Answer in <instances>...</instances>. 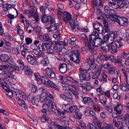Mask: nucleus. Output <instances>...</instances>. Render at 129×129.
<instances>
[{
    "label": "nucleus",
    "mask_w": 129,
    "mask_h": 129,
    "mask_svg": "<svg viewBox=\"0 0 129 129\" xmlns=\"http://www.w3.org/2000/svg\"><path fill=\"white\" fill-rule=\"evenodd\" d=\"M96 90L97 92H99L101 94L100 95H101L104 93V92L102 90V88L101 87L97 88Z\"/></svg>",
    "instance_id": "774afa93"
},
{
    "label": "nucleus",
    "mask_w": 129,
    "mask_h": 129,
    "mask_svg": "<svg viewBox=\"0 0 129 129\" xmlns=\"http://www.w3.org/2000/svg\"><path fill=\"white\" fill-rule=\"evenodd\" d=\"M16 11L17 13V15L15 16H14V15L11 14H9L7 15L8 16L10 19L12 20L17 17V15H18V12L17 10H16Z\"/></svg>",
    "instance_id": "603ef678"
},
{
    "label": "nucleus",
    "mask_w": 129,
    "mask_h": 129,
    "mask_svg": "<svg viewBox=\"0 0 129 129\" xmlns=\"http://www.w3.org/2000/svg\"><path fill=\"white\" fill-rule=\"evenodd\" d=\"M25 41L26 44L28 45L31 44L32 42V40L29 37H26L25 39Z\"/></svg>",
    "instance_id": "864d4df0"
},
{
    "label": "nucleus",
    "mask_w": 129,
    "mask_h": 129,
    "mask_svg": "<svg viewBox=\"0 0 129 129\" xmlns=\"http://www.w3.org/2000/svg\"><path fill=\"white\" fill-rule=\"evenodd\" d=\"M70 39L71 40V42L70 43L72 45L74 44V42L76 41L77 40V39L75 37H70Z\"/></svg>",
    "instance_id": "69168bd1"
},
{
    "label": "nucleus",
    "mask_w": 129,
    "mask_h": 129,
    "mask_svg": "<svg viewBox=\"0 0 129 129\" xmlns=\"http://www.w3.org/2000/svg\"><path fill=\"white\" fill-rule=\"evenodd\" d=\"M103 126L105 129H111L112 125L111 124L105 123L104 124Z\"/></svg>",
    "instance_id": "5fc2aeb1"
},
{
    "label": "nucleus",
    "mask_w": 129,
    "mask_h": 129,
    "mask_svg": "<svg viewBox=\"0 0 129 129\" xmlns=\"http://www.w3.org/2000/svg\"><path fill=\"white\" fill-rule=\"evenodd\" d=\"M95 59L94 58L90 60V58H87L85 60L84 64L86 66L89 67V70L92 68L94 66V62Z\"/></svg>",
    "instance_id": "f8f14e48"
},
{
    "label": "nucleus",
    "mask_w": 129,
    "mask_h": 129,
    "mask_svg": "<svg viewBox=\"0 0 129 129\" xmlns=\"http://www.w3.org/2000/svg\"><path fill=\"white\" fill-rule=\"evenodd\" d=\"M82 98L83 99L82 100V102L84 104H86L90 99V98L89 97H82Z\"/></svg>",
    "instance_id": "49530a36"
},
{
    "label": "nucleus",
    "mask_w": 129,
    "mask_h": 129,
    "mask_svg": "<svg viewBox=\"0 0 129 129\" xmlns=\"http://www.w3.org/2000/svg\"><path fill=\"white\" fill-rule=\"evenodd\" d=\"M108 72L110 74H112L115 72L114 68L113 67H111L108 69Z\"/></svg>",
    "instance_id": "3c124183"
},
{
    "label": "nucleus",
    "mask_w": 129,
    "mask_h": 129,
    "mask_svg": "<svg viewBox=\"0 0 129 129\" xmlns=\"http://www.w3.org/2000/svg\"><path fill=\"white\" fill-rule=\"evenodd\" d=\"M108 4L109 6L111 7L114 8L116 9L117 8L115 6L116 4V1L113 0H108Z\"/></svg>",
    "instance_id": "bb28decb"
},
{
    "label": "nucleus",
    "mask_w": 129,
    "mask_h": 129,
    "mask_svg": "<svg viewBox=\"0 0 129 129\" xmlns=\"http://www.w3.org/2000/svg\"><path fill=\"white\" fill-rule=\"evenodd\" d=\"M95 127L98 128L99 129H105L103 127H102V122L99 120L97 119H96L94 121Z\"/></svg>",
    "instance_id": "aec40b11"
},
{
    "label": "nucleus",
    "mask_w": 129,
    "mask_h": 129,
    "mask_svg": "<svg viewBox=\"0 0 129 129\" xmlns=\"http://www.w3.org/2000/svg\"><path fill=\"white\" fill-rule=\"evenodd\" d=\"M34 75L37 81L40 80V76L39 73H35L34 74Z\"/></svg>",
    "instance_id": "bf43d9fd"
},
{
    "label": "nucleus",
    "mask_w": 129,
    "mask_h": 129,
    "mask_svg": "<svg viewBox=\"0 0 129 129\" xmlns=\"http://www.w3.org/2000/svg\"><path fill=\"white\" fill-rule=\"evenodd\" d=\"M117 51L116 47L112 43L110 44V52L112 53H116Z\"/></svg>",
    "instance_id": "b1692460"
},
{
    "label": "nucleus",
    "mask_w": 129,
    "mask_h": 129,
    "mask_svg": "<svg viewBox=\"0 0 129 129\" xmlns=\"http://www.w3.org/2000/svg\"><path fill=\"white\" fill-rule=\"evenodd\" d=\"M99 76V73L97 71L93 75L92 77L93 79H96L98 78Z\"/></svg>",
    "instance_id": "338daca9"
},
{
    "label": "nucleus",
    "mask_w": 129,
    "mask_h": 129,
    "mask_svg": "<svg viewBox=\"0 0 129 129\" xmlns=\"http://www.w3.org/2000/svg\"><path fill=\"white\" fill-rule=\"evenodd\" d=\"M39 96L34 97L33 100L32 101V103L33 105H36L39 103Z\"/></svg>",
    "instance_id": "a878e982"
},
{
    "label": "nucleus",
    "mask_w": 129,
    "mask_h": 129,
    "mask_svg": "<svg viewBox=\"0 0 129 129\" xmlns=\"http://www.w3.org/2000/svg\"><path fill=\"white\" fill-rule=\"evenodd\" d=\"M14 95L16 98H18L20 95V98H19L18 103L21 106L22 109L24 108V101L23 100L24 96V93L21 91L19 90H16V91H14Z\"/></svg>",
    "instance_id": "f03ea898"
},
{
    "label": "nucleus",
    "mask_w": 129,
    "mask_h": 129,
    "mask_svg": "<svg viewBox=\"0 0 129 129\" xmlns=\"http://www.w3.org/2000/svg\"><path fill=\"white\" fill-rule=\"evenodd\" d=\"M8 93L7 94V95L8 97L10 99L12 98L13 94L14 95V93H13L12 91L9 90V91H7Z\"/></svg>",
    "instance_id": "09e8293b"
},
{
    "label": "nucleus",
    "mask_w": 129,
    "mask_h": 129,
    "mask_svg": "<svg viewBox=\"0 0 129 129\" xmlns=\"http://www.w3.org/2000/svg\"><path fill=\"white\" fill-rule=\"evenodd\" d=\"M64 18L63 20L67 22H69L71 20L73 19V18H72V16L71 14L67 12H66L64 13Z\"/></svg>",
    "instance_id": "ddd939ff"
},
{
    "label": "nucleus",
    "mask_w": 129,
    "mask_h": 129,
    "mask_svg": "<svg viewBox=\"0 0 129 129\" xmlns=\"http://www.w3.org/2000/svg\"><path fill=\"white\" fill-rule=\"evenodd\" d=\"M87 129H97L96 127L92 124L91 123H88L87 125Z\"/></svg>",
    "instance_id": "8fccbe9b"
},
{
    "label": "nucleus",
    "mask_w": 129,
    "mask_h": 129,
    "mask_svg": "<svg viewBox=\"0 0 129 129\" xmlns=\"http://www.w3.org/2000/svg\"><path fill=\"white\" fill-rule=\"evenodd\" d=\"M116 4L118 7L121 9L125 6L124 2V0H116Z\"/></svg>",
    "instance_id": "4be33fe9"
},
{
    "label": "nucleus",
    "mask_w": 129,
    "mask_h": 129,
    "mask_svg": "<svg viewBox=\"0 0 129 129\" xmlns=\"http://www.w3.org/2000/svg\"><path fill=\"white\" fill-rule=\"evenodd\" d=\"M46 102L43 105L42 107L43 109L42 110V111L44 113H48V112L47 110L49 108L50 106L51 105V109L52 107L54 105H55L52 102L50 101H46Z\"/></svg>",
    "instance_id": "423d86ee"
},
{
    "label": "nucleus",
    "mask_w": 129,
    "mask_h": 129,
    "mask_svg": "<svg viewBox=\"0 0 129 129\" xmlns=\"http://www.w3.org/2000/svg\"><path fill=\"white\" fill-rule=\"evenodd\" d=\"M45 71L49 78L53 79L55 78V74L52 69L48 67L46 69Z\"/></svg>",
    "instance_id": "9b49d317"
},
{
    "label": "nucleus",
    "mask_w": 129,
    "mask_h": 129,
    "mask_svg": "<svg viewBox=\"0 0 129 129\" xmlns=\"http://www.w3.org/2000/svg\"><path fill=\"white\" fill-rule=\"evenodd\" d=\"M125 31L126 34H124V35L122 37V38L124 39L126 38H128V37H129V29H127Z\"/></svg>",
    "instance_id": "4d7b16f0"
},
{
    "label": "nucleus",
    "mask_w": 129,
    "mask_h": 129,
    "mask_svg": "<svg viewBox=\"0 0 129 129\" xmlns=\"http://www.w3.org/2000/svg\"><path fill=\"white\" fill-rule=\"evenodd\" d=\"M52 110L56 116H59L64 118L65 116L64 112L61 111L60 110L57 109L55 105L53 106L52 107Z\"/></svg>",
    "instance_id": "1a4fd4ad"
},
{
    "label": "nucleus",
    "mask_w": 129,
    "mask_h": 129,
    "mask_svg": "<svg viewBox=\"0 0 129 129\" xmlns=\"http://www.w3.org/2000/svg\"><path fill=\"white\" fill-rule=\"evenodd\" d=\"M41 37H42L43 40L45 42H50L51 41V38L48 34H44Z\"/></svg>",
    "instance_id": "393cba45"
},
{
    "label": "nucleus",
    "mask_w": 129,
    "mask_h": 129,
    "mask_svg": "<svg viewBox=\"0 0 129 129\" xmlns=\"http://www.w3.org/2000/svg\"><path fill=\"white\" fill-rule=\"evenodd\" d=\"M108 14L109 15L106 14L105 16V17L107 18L110 19V20H111L115 22L116 19L118 17V16L117 15L116 12L114 10L111 9H110Z\"/></svg>",
    "instance_id": "39448f33"
},
{
    "label": "nucleus",
    "mask_w": 129,
    "mask_h": 129,
    "mask_svg": "<svg viewBox=\"0 0 129 129\" xmlns=\"http://www.w3.org/2000/svg\"><path fill=\"white\" fill-rule=\"evenodd\" d=\"M28 62L34 65L38 64V62L36 59H35L33 57L31 59L29 60Z\"/></svg>",
    "instance_id": "c03bdc74"
},
{
    "label": "nucleus",
    "mask_w": 129,
    "mask_h": 129,
    "mask_svg": "<svg viewBox=\"0 0 129 129\" xmlns=\"http://www.w3.org/2000/svg\"><path fill=\"white\" fill-rule=\"evenodd\" d=\"M91 3L93 5V7L99 6L100 7H102L104 6V3L101 0H99L97 2L95 0H92L91 1Z\"/></svg>",
    "instance_id": "f3484780"
},
{
    "label": "nucleus",
    "mask_w": 129,
    "mask_h": 129,
    "mask_svg": "<svg viewBox=\"0 0 129 129\" xmlns=\"http://www.w3.org/2000/svg\"><path fill=\"white\" fill-rule=\"evenodd\" d=\"M34 97V95L32 94H29L27 96V100H26V99H25L26 101L27 102H29V103H30V101H32V100H33Z\"/></svg>",
    "instance_id": "de8ad7c7"
},
{
    "label": "nucleus",
    "mask_w": 129,
    "mask_h": 129,
    "mask_svg": "<svg viewBox=\"0 0 129 129\" xmlns=\"http://www.w3.org/2000/svg\"><path fill=\"white\" fill-rule=\"evenodd\" d=\"M86 46H87L89 49L91 53L95 54V51L93 48V47H93L89 43V44H87Z\"/></svg>",
    "instance_id": "ea45409f"
},
{
    "label": "nucleus",
    "mask_w": 129,
    "mask_h": 129,
    "mask_svg": "<svg viewBox=\"0 0 129 129\" xmlns=\"http://www.w3.org/2000/svg\"><path fill=\"white\" fill-rule=\"evenodd\" d=\"M104 43V41L100 38L93 39L91 38L89 40V43L93 47H98L100 45L102 47Z\"/></svg>",
    "instance_id": "20e7f679"
},
{
    "label": "nucleus",
    "mask_w": 129,
    "mask_h": 129,
    "mask_svg": "<svg viewBox=\"0 0 129 129\" xmlns=\"http://www.w3.org/2000/svg\"><path fill=\"white\" fill-rule=\"evenodd\" d=\"M107 100V99L105 97H101L99 99V101L100 103L104 105H106Z\"/></svg>",
    "instance_id": "37998d69"
},
{
    "label": "nucleus",
    "mask_w": 129,
    "mask_h": 129,
    "mask_svg": "<svg viewBox=\"0 0 129 129\" xmlns=\"http://www.w3.org/2000/svg\"><path fill=\"white\" fill-rule=\"evenodd\" d=\"M45 114H44L43 115V116L41 118V121L42 122H44L46 121H49L50 120V118L47 115V113H45Z\"/></svg>",
    "instance_id": "7c9ffc66"
},
{
    "label": "nucleus",
    "mask_w": 129,
    "mask_h": 129,
    "mask_svg": "<svg viewBox=\"0 0 129 129\" xmlns=\"http://www.w3.org/2000/svg\"><path fill=\"white\" fill-rule=\"evenodd\" d=\"M99 34L96 31H93L92 33V34H91L90 35L89 37V40L91 39V38L93 39L99 38Z\"/></svg>",
    "instance_id": "c756f323"
},
{
    "label": "nucleus",
    "mask_w": 129,
    "mask_h": 129,
    "mask_svg": "<svg viewBox=\"0 0 129 129\" xmlns=\"http://www.w3.org/2000/svg\"><path fill=\"white\" fill-rule=\"evenodd\" d=\"M114 43L116 47L118 48L121 47L123 45L122 42L118 40H116Z\"/></svg>",
    "instance_id": "58836bf2"
},
{
    "label": "nucleus",
    "mask_w": 129,
    "mask_h": 129,
    "mask_svg": "<svg viewBox=\"0 0 129 129\" xmlns=\"http://www.w3.org/2000/svg\"><path fill=\"white\" fill-rule=\"evenodd\" d=\"M71 88H70L69 90L75 96L77 99H78L79 98L78 94L80 91L79 87L73 85H71Z\"/></svg>",
    "instance_id": "6e6552de"
},
{
    "label": "nucleus",
    "mask_w": 129,
    "mask_h": 129,
    "mask_svg": "<svg viewBox=\"0 0 129 129\" xmlns=\"http://www.w3.org/2000/svg\"><path fill=\"white\" fill-rule=\"evenodd\" d=\"M46 86H47V87H49L53 88L55 89H57L58 88L57 86L55 85L50 80L48 82Z\"/></svg>",
    "instance_id": "5701e85b"
},
{
    "label": "nucleus",
    "mask_w": 129,
    "mask_h": 129,
    "mask_svg": "<svg viewBox=\"0 0 129 129\" xmlns=\"http://www.w3.org/2000/svg\"><path fill=\"white\" fill-rule=\"evenodd\" d=\"M126 82L127 85L124 84L122 85H120V87L121 90L124 91H128L129 90L128 85L129 84H128L127 82Z\"/></svg>",
    "instance_id": "e433bc0d"
},
{
    "label": "nucleus",
    "mask_w": 129,
    "mask_h": 129,
    "mask_svg": "<svg viewBox=\"0 0 129 129\" xmlns=\"http://www.w3.org/2000/svg\"><path fill=\"white\" fill-rule=\"evenodd\" d=\"M112 121L114 126L117 129H119L121 126H122L123 125V122L120 121H116V119L115 118L113 119Z\"/></svg>",
    "instance_id": "a211bd4d"
},
{
    "label": "nucleus",
    "mask_w": 129,
    "mask_h": 129,
    "mask_svg": "<svg viewBox=\"0 0 129 129\" xmlns=\"http://www.w3.org/2000/svg\"><path fill=\"white\" fill-rule=\"evenodd\" d=\"M69 22L70 26L73 30H74L76 28H77V29L78 30L81 29L80 28H78V26L77 22L74 19H73L71 20Z\"/></svg>",
    "instance_id": "4468645a"
},
{
    "label": "nucleus",
    "mask_w": 129,
    "mask_h": 129,
    "mask_svg": "<svg viewBox=\"0 0 129 129\" xmlns=\"http://www.w3.org/2000/svg\"><path fill=\"white\" fill-rule=\"evenodd\" d=\"M49 81L50 80L46 76H42L41 78L42 82L46 86Z\"/></svg>",
    "instance_id": "cd10ccee"
},
{
    "label": "nucleus",
    "mask_w": 129,
    "mask_h": 129,
    "mask_svg": "<svg viewBox=\"0 0 129 129\" xmlns=\"http://www.w3.org/2000/svg\"><path fill=\"white\" fill-rule=\"evenodd\" d=\"M128 21L127 18L124 17H120L118 16L115 22L118 23L120 25L123 26L124 25V23H128Z\"/></svg>",
    "instance_id": "9d476101"
},
{
    "label": "nucleus",
    "mask_w": 129,
    "mask_h": 129,
    "mask_svg": "<svg viewBox=\"0 0 129 129\" xmlns=\"http://www.w3.org/2000/svg\"><path fill=\"white\" fill-rule=\"evenodd\" d=\"M43 46H44L45 48H46L47 49H50L52 45L51 44L48 43H45L43 44Z\"/></svg>",
    "instance_id": "680f3d73"
},
{
    "label": "nucleus",
    "mask_w": 129,
    "mask_h": 129,
    "mask_svg": "<svg viewBox=\"0 0 129 129\" xmlns=\"http://www.w3.org/2000/svg\"><path fill=\"white\" fill-rule=\"evenodd\" d=\"M80 53L77 50V51H73L72 52L71 58L70 59L72 61L76 63H78L79 62V55Z\"/></svg>",
    "instance_id": "0eeeda50"
},
{
    "label": "nucleus",
    "mask_w": 129,
    "mask_h": 129,
    "mask_svg": "<svg viewBox=\"0 0 129 129\" xmlns=\"http://www.w3.org/2000/svg\"><path fill=\"white\" fill-rule=\"evenodd\" d=\"M109 35L110 36V40H112V39L113 41L117 37V33L116 32H112L110 34H109Z\"/></svg>",
    "instance_id": "c85d7f7f"
},
{
    "label": "nucleus",
    "mask_w": 129,
    "mask_h": 129,
    "mask_svg": "<svg viewBox=\"0 0 129 129\" xmlns=\"http://www.w3.org/2000/svg\"><path fill=\"white\" fill-rule=\"evenodd\" d=\"M103 66V64H100L99 66L100 68L99 69L98 71V72L99 73V75H100V74L101 75H102V76H103L104 75L106 74L105 73V70H104L102 69Z\"/></svg>",
    "instance_id": "4c0bfd02"
},
{
    "label": "nucleus",
    "mask_w": 129,
    "mask_h": 129,
    "mask_svg": "<svg viewBox=\"0 0 129 129\" xmlns=\"http://www.w3.org/2000/svg\"><path fill=\"white\" fill-rule=\"evenodd\" d=\"M31 90L32 92L35 93L37 90V88L35 85L32 84L31 85Z\"/></svg>",
    "instance_id": "052dcab7"
},
{
    "label": "nucleus",
    "mask_w": 129,
    "mask_h": 129,
    "mask_svg": "<svg viewBox=\"0 0 129 129\" xmlns=\"http://www.w3.org/2000/svg\"><path fill=\"white\" fill-rule=\"evenodd\" d=\"M18 62L19 63V66L22 70H23L24 69V65L23 60L20 59L18 60Z\"/></svg>",
    "instance_id": "a19ab883"
},
{
    "label": "nucleus",
    "mask_w": 129,
    "mask_h": 129,
    "mask_svg": "<svg viewBox=\"0 0 129 129\" xmlns=\"http://www.w3.org/2000/svg\"><path fill=\"white\" fill-rule=\"evenodd\" d=\"M41 20L42 22L48 23L50 24V27L47 28V29L50 31L52 32V30H57V31H60L61 30V25L55 23V19L51 16H47L45 15H43L42 16Z\"/></svg>",
    "instance_id": "f257e3e1"
},
{
    "label": "nucleus",
    "mask_w": 129,
    "mask_h": 129,
    "mask_svg": "<svg viewBox=\"0 0 129 129\" xmlns=\"http://www.w3.org/2000/svg\"><path fill=\"white\" fill-rule=\"evenodd\" d=\"M96 30L100 34H101L104 31V27L102 26H100L99 28H98Z\"/></svg>",
    "instance_id": "13d9d810"
},
{
    "label": "nucleus",
    "mask_w": 129,
    "mask_h": 129,
    "mask_svg": "<svg viewBox=\"0 0 129 129\" xmlns=\"http://www.w3.org/2000/svg\"><path fill=\"white\" fill-rule=\"evenodd\" d=\"M53 98V95L49 92H44L40 95V101L41 103H44L46 101H50L52 103Z\"/></svg>",
    "instance_id": "7ed1b4c3"
},
{
    "label": "nucleus",
    "mask_w": 129,
    "mask_h": 129,
    "mask_svg": "<svg viewBox=\"0 0 129 129\" xmlns=\"http://www.w3.org/2000/svg\"><path fill=\"white\" fill-rule=\"evenodd\" d=\"M34 11L32 10H25V13L28 15L30 18L33 17L34 16Z\"/></svg>",
    "instance_id": "2f4dec72"
},
{
    "label": "nucleus",
    "mask_w": 129,
    "mask_h": 129,
    "mask_svg": "<svg viewBox=\"0 0 129 129\" xmlns=\"http://www.w3.org/2000/svg\"><path fill=\"white\" fill-rule=\"evenodd\" d=\"M124 118L125 120V123L126 124H129V115L127 114L125 115Z\"/></svg>",
    "instance_id": "6e6d98bb"
},
{
    "label": "nucleus",
    "mask_w": 129,
    "mask_h": 129,
    "mask_svg": "<svg viewBox=\"0 0 129 129\" xmlns=\"http://www.w3.org/2000/svg\"><path fill=\"white\" fill-rule=\"evenodd\" d=\"M6 65L1 66L0 68V74L3 75L4 76V74H6L5 69L6 70Z\"/></svg>",
    "instance_id": "c9c22d12"
},
{
    "label": "nucleus",
    "mask_w": 129,
    "mask_h": 129,
    "mask_svg": "<svg viewBox=\"0 0 129 129\" xmlns=\"http://www.w3.org/2000/svg\"><path fill=\"white\" fill-rule=\"evenodd\" d=\"M77 108V107L76 106L73 105L70 106L69 108V110L71 113H75L76 111L78 110Z\"/></svg>",
    "instance_id": "f704fd0d"
},
{
    "label": "nucleus",
    "mask_w": 129,
    "mask_h": 129,
    "mask_svg": "<svg viewBox=\"0 0 129 129\" xmlns=\"http://www.w3.org/2000/svg\"><path fill=\"white\" fill-rule=\"evenodd\" d=\"M33 73L32 70L27 66H25V74L28 75H31Z\"/></svg>",
    "instance_id": "412c9836"
},
{
    "label": "nucleus",
    "mask_w": 129,
    "mask_h": 129,
    "mask_svg": "<svg viewBox=\"0 0 129 129\" xmlns=\"http://www.w3.org/2000/svg\"><path fill=\"white\" fill-rule=\"evenodd\" d=\"M12 51L14 54L16 55H18L20 53L19 52H20V51L18 50V48H14L13 49Z\"/></svg>",
    "instance_id": "0e129e2a"
},
{
    "label": "nucleus",
    "mask_w": 129,
    "mask_h": 129,
    "mask_svg": "<svg viewBox=\"0 0 129 129\" xmlns=\"http://www.w3.org/2000/svg\"><path fill=\"white\" fill-rule=\"evenodd\" d=\"M59 66V70L61 73H64L67 71V67L66 63H60Z\"/></svg>",
    "instance_id": "dca6fc26"
},
{
    "label": "nucleus",
    "mask_w": 129,
    "mask_h": 129,
    "mask_svg": "<svg viewBox=\"0 0 129 129\" xmlns=\"http://www.w3.org/2000/svg\"><path fill=\"white\" fill-rule=\"evenodd\" d=\"M81 37V38L84 40V42H85V44L86 45L88 44L89 42V41L87 38L86 35L84 34H82Z\"/></svg>",
    "instance_id": "72a5a7b5"
},
{
    "label": "nucleus",
    "mask_w": 129,
    "mask_h": 129,
    "mask_svg": "<svg viewBox=\"0 0 129 129\" xmlns=\"http://www.w3.org/2000/svg\"><path fill=\"white\" fill-rule=\"evenodd\" d=\"M75 115L74 116H76V118H77L78 119H80L81 118L82 114L80 112L79 109L76 111L75 113Z\"/></svg>",
    "instance_id": "79ce46f5"
},
{
    "label": "nucleus",
    "mask_w": 129,
    "mask_h": 129,
    "mask_svg": "<svg viewBox=\"0 0 129 129\" xmlns=\"http://www.w3.org/2000/svg\"><path fill=\"white\" fill-rule=\"evenodd\" d=\"M6 70L8 72V73L9 74H12L13 72L14 71L13 67H11L8 66L6 65Z\"/></svg>",
    "instance_id": "473e14b6"
},
{
    "label": "nucleus",
    "mask_w": 129,
    "mask_h": 129,
    "mask_svg": "<svg viewBox=\"0 0 129 129\" xmlns=\"http://www.w3.org/2000/svg\"><path fill=\"white\" fill-rule=\"evenodd\" d=\"M122 106L121 105H117L114 109L115 110L116 112L118 113H121L122 110Z\"/></svg>",
    "instance_id": "a18cd8bd"
},
{
    "label": "nucleus",
    "mask_w": 129,
    "mask_h": 129,
    "mask_svg": "<svg viewBox=\"0 0 129 129\" xmlns=\"http://www.w3.org/2000/svg\"><path fill=\"white\" fill-rule=\"evenodd\" d=\"M10 57L7 54H3L0 55V59L3 62H6L9 60Z\"/></svg>",
    "instance_id": "6ab92c4d"
},
{
    "label": "nucleus",
    "mask_w": 129,
    "mask_h": 129,
    "mask_svg": "<svg viewBox=\"0 0 129 129\" xmlns=\"http://www.w3.org/2000/svg\"><path fill=\"white\" fill-rule=\"evenodd\" d=\"M85 80H86V81H88L89 80H90V79L91 78V76L90 74L87 73V72L85 73Z\"/></svg>",
    "instance_id": "e2e57ef3"
},
{
    "label": "nucleus",
    "mask_w": 129,
    "mask_h": 129,
    "mask_svg": "<svg viewBox=\"0 0 129 129\" xmlns=\"http://www.w3.org/2000/svg\"><path fill=\"white\" fill-rule=\"evenodd\" d=\"M63 126H58V129H69V122L67 120H64L61 122Z\"/></svg>",
    "instance_id": "2eb2a0df"
}]
</instances>
